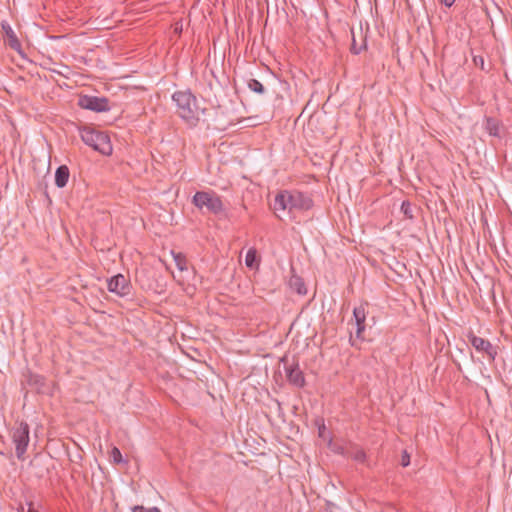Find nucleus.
<instances>
[{
  "label": "nucleus",
  "instance_id": "obj_9",
  "mask_svg": "<svg viewBox=\"0 0 512 512\" xmlns=\"http://www.w3.org/2000/svg\"><path fill=\"white\" fill-rule=\"evenodd\" d=\"M281 361L284 363V369L286 372L288 382L298 388L304 387L305 377L302 370L299 367V364L297 362L288 364L285 358H282Z\"/></svg>",
  "mask_w": 512,
  "mask_h": 512
},
{
  "label": "nucleus",
  "instance_id": "obj_1",
  "mask_svg": "<svg viewBox=\"0 0 512 512\" xmlns=\"http://www.w3.org/2000/svg\"><path fill=\"white\" fill-rule=\"evenodd\" d=\"M312 206V199L302 192L281 191L274 199L273 209L277 217L282 219L278 214L279 211L309 210Z\"/></svg>",
  "mask_w": 512,
  "mask_h": 512
},
{
  "label": "nucleus",
  "instance_id": "obj_25",
  "mask_svg": "<svg viewBox=\"0 0 512 512\" xmlns=\"http://www.w3.org/2000/svg\"><path fill=\"white\" fill-rule=\"evenodd\" d=\"M473 61L477 67H480L482 70H485L484 58L482 56H474Z\"/></svg>",
  "mask_w": 512,
  "mask_h": 512
},
{
  "label": "nucleus",
  "instance_id": "obj_16",
  "mask_svg": "<svg viewBox=\"0 0 512 512\" xmlns=\"http://www.w3.org/2000/svg\"><path fill=\"white\" fill-rule=\"evenodd\" d=\"M485 129L491 136H499V123L492 117L486 118Z\"/></svg>",
  "mask_w": 512,
  "mask_h": 512
},
{
  "label": "nucleus",
  "instance_id": "obj_26",
  "mask_svg": "<svg viewBox=\"0 0 512 512\" xmlns=\"http://www.w3.org/2000/svg\"><path fill=\"white\" fill-rule=\"evenodd\" d=\"M410 464V455L404 451L401 457V465L407 467Z\"/></svg>",
  "mask_w": 512,
  "mask_h": 512
},
{
  "label": "nucleus",
  "instance_id": "obj_30",
  "mask_svg": "<svg viewBox=\"0 0 512 512\" xmlns=\"http://www.w3.org/2000/svg\"><path fill=\"white\" fill-rule=\"evenodd\" d=\"M276 402H277L278 408L280 409L281 408L280 402L279 401H276Z\"/></svg>",
  "mask_w": 512,
  "mask_h": 512
},
{
  "label": "nucleus",
  "instance_id": "obj_21",
  "mask_svg": "<svg viewBox=\"0 0 512 512\" xmlns=\"http://www.w3.org/2000/svg\"><path fill=\"white\" fill-rule=\"evenodd\" d=\"M110 458H111L112 462L115 464H120L124 461L121 451L117 447L112 448V450L110 452Z\"/></svg>",
  "mask_w": 512,
  "mask_h": 512
},
{
  "label": "nucleus",
  "instance_id": "obj_10",
  "mask_svg": "<svg viewBox=\"0 0 512 512\" xmlns=\"http://www.w3.org/2000/svg\"><path fill=\"white\" fill-rule=\"evenodd\" d=\"M22 384L29 386L32 390L37 393H46L47 385L45 382V378L39 374L32 373L31 371H27L23 374Z\"/></svg>",
  "mask_w": 512,
  "mask_h": 512
},
{
  "label": "nucleus",
  "instance_id": "obj_6",
  "mask_svg": "<svg viewBox=\"0 0 512 512\" xmlns=\"http://www.w3.org/2000/svg\"><path fill=\"white\" fill-rule=\"evenodd\" d=\"M78 105L83 109L94 112H106L110 110L109 100L106 97L81 95L78 99Z\"/></svg>",
  "mask_w": 512,
  "mask_h": 512
},
{
  "label": "nucleus",
  "instance_id": "obj_15",
  "mask_svg": "<svg viewBox=\"0 0 512 512\" xmlns=\"http://www.w3.org/2000/svg\"><path fill=\"white\" fill-rule=\"evenodd\" d=\"M260 259L255 248H250L245 257V264L248 268L253 269L259 266Z\"/></svg>",
  "mask_w": 512,
  "mask_h": 512
},
{
  "label": "nucleus",
  "instance_id": "obj_23",
  "mask_svg": "<svg viewBox=\"0 0 512 512\" xmlns=\"http://www.w3.org/2000/svg\"><path fill=\"white\" fill-rule=\"evenodd\" d=\"M132 512H161V511L156 507L146 508L142 505H137V506L133 507Z\"/></svg>",
  "mask_w": 512,
  "mask_h": 512
},
{
  "label": "nucleus",
  "instance_id": "obj_3",
  "mask_svg": "<svg viewBox=\"0 0 512 512\" xmlns=\"http://www.w3.org/2000/svg\"><path fill=\"white\" fill-rule=\"evenodd\" d=\"M82 141L92 147L95 151L103 155L112 153V144L110 137L106 132L97 130L90 126H85L80 130Z\"/></svg>",
  "mask_w": 512,
  "mask_h": 512
},
{
  "label": "nucleus",
  "instance_id": "obj_12",
  "mask_svg": "<svg viewBox=\"0 0 512 512\" xmlns=\"http://www.w3.org/2000/svg\"><path fill=\"white\" fill-rule=\"evenodd\" d=\"M70 172L66 165H61L56 169L55 172V184L59 188H63L67 185L69 180Z\"/></svg>",
  "mask_w": 512,
  "mask_h": 512
},
{
  "label": "nucleus",
  "instance_id": "obj_13",
  "mask_svg": "<svg viewBox=\"0 0 512 512\" xmlns=\"http://www.w3.org/2000/svg\"><path fill=\"white\" fill-rule=\"evenodd\" d=\"M345 457L351 458L358 463H364L367 458L365 451L355 446L347 448Z\"/></svg>",
  "mask_w": 512,
  "mask_h": 512
},
{
  "label": "nucleus",
  "instance_id": "obj_5",
  "mask_svg": "<svg viewBox=\"0 0 512 512\" xmlns=\"http://www.w3.org/2000/svg\"><path fill=\"white\" fill-rule=\"evenodd\" d=\"M30 428L26 422H19L11 429V438L16 446V456L23 460L30 441Z\"/></svg>",
  "mask_w": 512,
  "mask_h": 512
},
{
  "label": "nucleus",
  "instance_id": "obj_20",
  "mask_svg": "<svg viewBox=\"0 0 512 512\" xmlns=\"http://www.w3.org/2000/svg\"><path fill=\"white\" fill-rule=\"evenodd\" d=\"M401 211L409 219H412L414 217L412 205H411V203L409 201H403L402 202V204H401Z\"/></svg>",
  "mask_w": 512,
  "mask_h": 512
},
{
  "label": "nucleus",
  "instance_id": "obj_22",
  "mask_svg": "<svg viewBox=\"0 0 512 512\" xmlns=\"http://www.w3.org/2000/svg\"><path fill=\"white\" fill-rule=\"evenodd\" d=\"M363 49H366V41L364 40V43L358 47L354 33L352 32V43L350 47L351 53L357 55L359 54Z\"/></svg>",
  "mask_w": 512,
  "mask_h": 512
},
{
  "label": "nucleus",
  "instance_id": "obj_27",
  "mask_svg": "<svg viewBox=\"0 0 512 512\" xmlns=\"http://www.w3.org/2000/svg\"><path fill=\"white\" fill-rule=\"evenodd\" d=\"M455 1L456 0H439L441 4L445 5L448 8H450L455 3Z\"/></svg>",
  "mask_w": 512,
  "mask_h": 512
},
{
  "label": "nucleus",
  "instance_id": "obj_7",
  "mask_svg": "<svg viewBox=\"0 0 512 512\" xmlns=\"http://www.w3.org/2000/svg\"><path fill=\"white\" fill-rule=\"evenodd\" d=\"M107 288L109 292L120 297L128 296L132 291V285L129 278L120 273L114 275L107 281Z\"/></svg>",
  "mask_w": 512,
  "mask_h": 512
},
{
  "label": "nucleus",
  "instance_id": "obj_11",
  "mask_svg": "<svg viewBox=\"0 0 512 512\" xmlns=\"http://www.w3.org/2000/svg\"><path fill=\"white\" fill-rule=\"evenodd\" d=\"M2 31L4 34V41L5 43L13 50L20 51L21 49V43L18 40L15 32L13 31L10 24L6 21H2L1 23Z\"/></svg>",
  "mask_w": 512,
  "mask_h": 512
},
{
  "label": "nucleus",
  "instance_id": "obj_24",
  "mask_svg": "<svg viewBox=\"0 0 512 512\" xmlns=\"http://www.w3.org/2000/svg\"><path fill=\"white\" fill-rule=\"evenodd\" d=\"M356 326V331H355V335L357 338L359 339H364V336H363V332L365 331V324H362V325H355Z\"/></svg>",
  "mask_w": 512,
  "mask_h": 512
},
{
  "label": "nucleus",
  "instance_id": "obj_19",
  "mask_svg": "<svg viewBox=\"0 0 512 512\" xmlns=\"http://www.w3.org/2000/svg\"><path fill=\"white\" fill-rule=\"evenodd\" d=\"M174 261L180 271H184L187 269V265H186L187 260L183 254H181V253L174 254Z\"/></svg>",
  "mask_w": 512,
  "mask_h": 512
},
{
  "label": "nucleus",
  "instance_id": "obj_18",
  "mask_svg": "<svg viewBox=\"0 0 512 512\" xmlns=\"http://www.w3.org/2000/svg\"><path fill=\"white\" fill-rule=\"evenodd\" d=\"M247 86L248 88L257 93V94H264L265 93V87L263 86V84L258 81L257 79H254V78H251L247 81Z\"/></svg>",
  "mask_w": 512,
  "mask_h": 512
},
{
  "label": "nucleus",
  "instance_id": "obj_14",
  "mask_svg": "<svg viewBox=\"0 0 512 512\" xmlns=\"http://www.w3.org/2000/svg\"><path fill=\"white\" fill-rule=\"evenodd\" d=\"M289 286L292 290L296 291L299 295H305L307 293L305 283L300 276L292 275L289 279Z\"/></svg>",
  "mask_w": 512,
  "mask_h": 512
},
{
  "label": "nucleus",
  "instance_id": "obj_8",
  "mask_svg": "<svg viewBox=\"0 0 512 512\" xmlns=\"http://www.w3.org/2000/svg\"><path fill=\"white\" fill-rule=\"evenodd\" d=\"M468 340L478 352L485 353L490 361H494L497 356V348L489 340L478 337L473 333L468 334Z\"/></svg>",
  "mask_w": 512,
  "mask_h": 512
},
{
  "label": "nucleus",
  "instance_id": "obj_2",
  "mask_svg": "<svg viewBox=\"0 0 512 512\" xmlns=\"http://www.w3.org/2000/svg\"><path fill=\"white\" fill-rule=\"evenodd\" d=\"M172 99L177 105V115L188 125L196 126L200 119L196 97L190 91H176Z\"/></svg>",
  "mask_w": 512,
  "mask_h": 512
},
{
  "label": "nucleus",
  "instance_id": "obj_28",
  "mask_svg": "<svg viewBox=\"0 0 512 512\" xmlns=\"http://www.w3.org/2000/svg\"><path fill=\"white\" fill-rule=\"evenodd\" d=\"M27 512H39L35 507L33 502L28 503V511Z\"/></svg>",
  "mask_w": 512,
  "mask_h": 512
},
{
  "label": "nucleus",
  "instance_id": "obj_17",
  "mask_svg": "<svg viewBox=\"0 0 512 512\" xmlns=\"http://www.w3.org/2000/svg\"><path fill=\"white\" fill-rule=\"evenodd\" d=\"M353 317L355 320V325L365 324V320H366L365 307L363 305H360L359 307H355L353 310Z\"/></svg>",
  "mask_w": 512,
  "mask_h": 512
},
{
  "label": "nucleus",
  "instance_id": "obj_29",
  "mask_svg": "<svg viewBox=\"0 0 512 512\" xmlns=\"http://www.w3.org/2000/svg\"><path fill=\"white\" fill-rule=\"evenodd\" d=\"M346 451H347V449H345V448H340V449L338 450V453H340L341 455L345 456Z\"/></svg>",
  "mask_w": 512,
  "mask_h": 512
},
{
  "label": "nucleus",
  "instance_id": "obj_4",
  "mask_svg": "<svg viewBox=\"0 0 512 512\" xmlns=\"http://www.w3.org/2000/svg\"><path fill=\"white\" fill-rule=\"evenodd\" d=\"M192 203L201 211L204 209L211 214H220L224 210L223 202L214 191H197Z\"/></svg>",
  "mask_w": 512,
  "mask_h": 512
}]
</instances>
